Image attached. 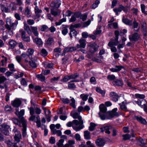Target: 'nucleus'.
<instances>
[{"label": "nucleus", "mask_w": 147, "mask_h": 147, "mask_svg": "<svg viewBox=\"0 0 147 147\" xmlns=\"http://www.w3.org/2000/svg\"><path fill=\"white\" fill-rule=\"evenodd\" d=\"M76 50V49L74 47H69L65 48L63 50V53H62L61 55L63 56L65 54L69 52H72Z\"/></svg>", "instance_id": "f3484780"}, {"label": "nucleus", "mask_w": 147, "mask_h": 147, "mask_svg": "<svg viewBox=\"0 0 147 147\" xmlns=\"http://www.w3.org/2000/svg\"><path fill=\"white\" fill-rule=\"evenodd\" d=\"M34 42L36 43L37 45H41L42 44V42L40 38L36 37L35 38L34 36L32 37Z\"/></svg>", "instance_id": "a211bd4d"}, {"label": "nucleus", "mask_w": 147, "mask_h": 147, "mask_svg": "<svg viewBox=\"0 0 147 147\" xmlns=\"http://www.w3.org/2000/svg\"><path fill=\"white\" fill-rule=\"evenodd\" d=\"M24 28L25 30H26L28 34H29L31 33V30L29 26L26 23L24 24Z\"/></svg>", "instance_id": "ea45409f"}, {"label": "nucleus", "mask_w": 147, "mask_h": 147, "mask_svg": "<svg viewBox=\"0 0 147 147\" xmlns=\"http://www.w3.org/2000/svg\"><path fill=\"white\" fill-rule=\"evenodd\" d=\"M21 104V101L18 98H16L11 102V104L14 107H18Z\"/></svg>", "instance_id": "9b49d317"}, {"label": "nucleus", "mask_w": 147, "mask_h": 147, "mask_svg": "<svg viewBox=\"0 0 147 147\" xmlns=\"http://www.w3.org/2000/svg\"><path fill=\"white\" fill-rule=\"evenodd\" d=\"M135 102L142 108H143L147 104L146 100L144 99L138 100L137 101H135Z\"/></svg>", "instance_id": "ddd939ff"}, {"label": "nucleus", "mask_w": 147, "mask_h": 147, "mask_svg": "<svg viewBox=\"0 0 147 147\" xmlns=\"http://www.w3.org/2000/svg\"><path fill=\"white\" fill-rule=\"evenodd\" d=\"M69 76H65L61 80V81L63 82H66L69 80H70Z\"/></svg>", "instance_id": "603ef678"}, {"label": "nucleus", "mask_w": 147, "mask_h": 147, "mask_svg": "<svg viewBox=\"0 0 147 147\" xmlns=\"http://www.w3.org/2000/svg\"><path fill=\"white\" fill-rule=\"evenodd\" d=\"M5 110L7 112H11L12 111L11 106L9 105H7L5 107Z\"/></svg>", "instance_id": "e2e57ef3"}, {"label": "nucleus", "mask_w": 147, "mask_h": 147, "mask_svg": "<svg viewBox=\"0 0 147 147\" xmlns=\"http://www.w3.org/2000/svg\"><path fill=\"white\" fill-rule=\"evenodd\" d=\"M135 118L138 121L142 124H146L147 122L146 120L140 116H136Z\"/></svg>", "instance_id": "aec40b11"}, {"label": "nucleus", "mask_w": 147, "mask_h": 147, "mask_svg": "<svg viewBox=\"0 0 147 147\" xmlns=\"http://www.w3.org/2000/svg\"><path fill=\"white\" fill-rule=\"evenodd\" d=\"M109 96L112 100L115 102L119 100V102H121V100H123L122 97H119L118 95L116 92H110L109 94Z\"/></svg>", "instance_id": "20e7f679"}, {"label": "nucleus", "mask_w": 147, "mask_h": 147, "mask_svg": "<svg viewBox=\"0 0 147 147\" xmlns=\"http://www.w3.org/2000/svg\"><path fill=\"white\" fill-rule=\"evenodd\" d=\"M76 87V86L74 83H70L69 82L68 88L69 89H74Z\"/></svg>", "instance_id": "69168bd1"}, {"label": "nucleus", "mask_w": 147, "mask_h": 147, "mask_svg": "<svg viewBox=\"0 0 147 147\" xmlns=\"http://www.w3.org/2000/svg\"><path fill=\"white\" fill-rule=\"evenodd\" d=\"M24 109L21 110L20 112L19 111L18 109H16L15 112L16 114L18 117L19 119H20L22 123V121L23 120L25 121L26 123H27L26 120L23 117V116L24 114Z\"/></svg>", "instance_id": "39448f33"}, {"label": "nucleus", "mask_w": 147, "mask_h": 147, "mask_svg": "<svg viewBox=\"0 0 147 147\" xmlns=\"http://www.w3.org/2000/svg\"><path fill=\"white\" fill-rule=\"evenodd\" d=\"M105 140L103 139L100 138L96 140L95 143L98 146L102 147L105 144Z\"/></svg>", "instance_id": "423d86ee"}, {"label": "nucleus", "mask_w": 147, "mask_h": 147, "mask_svg": "<svg viewBox=\"0 0 147 147\" xmlns=\"http://www.w3.org/2000/svg\"><path fill=\"white\" fill-rule=\"evenodd\" d=\"M84 138L86 140H89L90 139V133L88 131L86 130L84 131Z\"/></svg>", "instance_id": "c756f323"}, {"label": "nucleus", "mask_w": 147, "mask_h": 147, "mask_svg": "<svg viewBox=\"0 0 147 147\" xmlns=\"http://www.w3.org/2000/svg\"><path fill=\"white\" fill-rule=\"evenodd\" d=\"M61 11L58 8H53L51 10V14L54 16H56L60 15Z\"/></svg>", "instance_id": "f8f14e48"}, {"label": "nucleus", "mask_w": 147, "mask_h": 147, "mask_svg": "<svg viewBox=\"0 0 147 147\" xmlns=\"http://www.w3.org/2000/svg\"><path fill=\"white\" fill-rule=\"evenodd\" d=\"M115 68H112L110 70L113 72H117L120 71L121 69L124 68V67L122 65H116Z\"/></svg>", "instance_id": "412c9836"}, {"label": "nucleus", "mask_w": 147, "mask_h": 147, "mask_svg": "<svg viewBox=\"0 0 147 147\" xmlns=\"http://www.w3.org/2000/svg\"><path fill=\"white\" fill-rule=\"evenodd\" d=\"M5 22V27L9 31L15 30L18 23V20H15L14 22L12 23L11 19L9 18H6Z\"/></svg>", "instance_id": "f257e3e1"}, {"label": "nucleus", "mask_w": 147, "mask_h": 147, "mask_svg": "<svg viewBox=\"0 0 147 147\" xmlns=\"http://www.w3.org/2000/svg\"><path fill=\"white\" fill-rule=\"evenodd\" d=\"M64 142V140L63 139L60 140L57 143L58 147H64L63 143Z\"/></svg>", "instance_id": "09e8293b"}, {"label": "nucleus", "mask_w": 147, "mask_h": 147, "mask_svg": "<svg viewBox=\"0 0 147 147\" xmlns=\"http://www.w3.org/2000/svg\"><path fill=\"white\" fill-rule=\"evenodd\" d=\"M30 113L31 116L29 118V120L30 121H34L35 120L36 116L34 115V112L32 108H29Z\"/></svg>", "instance_id": "c85d7f7f"}, {"label": "nucleus", "mask_w": 147, "mask_h": 147, "mask_svg": "<svg viewBox=\"0 0 147 147\" xmlns=\"http://www.w3.org/2000/svg\"><path fill=\"white\" fill-rule=\"evenodd\" d=\"M96 126L95 123L91 122L90 123V126L89 127V130L90 131H92L95 129V128Z\"/></svg>", "instance_id": "79ce46f5"}, {"label": "nucleus", "mask_w": 147, "mask_h": 147, "mask_svg": "<svg viewBox=\"0 0 147 147\" xmlns=\"http://www.w3.org/2000/svg\"><path fill=\"white\" fill-rule=\"evenodd\" d=\"M29 108L32 109L34 112V114L35 113L39 115L41 113V110L38 107H36L34 108L32 107H30Z\"/></svg>", "instance_id": "72a5a7b5"}, {"label": "nucleus", "mask_w": 147, "mask_h": 147, "mask_svg": "<svg viewBox=\"0 0 147 147\" xmlns=\"http://www.w3.org/2000/svg\"><path fill=\"white\" fill-rule=\"evenodd\" d=\"M88 96V94H82L80 96V98L84 101H86L87 100Z\"/></svg>", "instance_id": "a18cd8bd"}, {"label": "nucleus", "mask_w": 147, "mask_h": 147, "mask_svg": "<svg viewBox=\"0 0 147 147\" xmlns=\"http://www.w3.org/2000/svg\"><path fill=\"white\" fill-rule=\"evenodd\" d=\"M61 4L60 1L59 0H57L55 1L51 2L50 4V6L53 8H58L59 7Z\"/></svg>", "instance_id": "4468645a"}, {"label": "nucleus", "mask_w": 147, "mask_h": 147, "mask_svg": "<svg viewBox=\"0 0 147 147\" xmlns=\"http://www.w3.org/2000/svg\"><path fill=\"white\" fill-rule=\"evenodd\" d=\"M22 126L23 129H22V135L23 137H25L26 135V130L27 123L25 121L23 120L22 121Z\"/></svg>", "instance_id": "2eb2a0df"}, {"label": "nucleus", "mask_w": 147, "mask_h": 147, "mask_svg": "<svg viewBox=\"0 0 147 147\" xmlns=\"http://www.w3.org/2000/svg\"><path fill=\"white\" fill-rule=\"evenodd\" d=\"M66 21V19L65 18H63L61 20H60L58 22H56L55 24L57 26H58L61 25L62 23L63 22Z\"/></svg>", "instance_id": "bf43d9fd"}, {"label": "nucleus", "mask_w": 147, "mask_h": 147, "mask_svg": "<svg viewBox=\"0 0 147 147\" xmlns=\"http://www.w3.org/2000/svg\"><path fill=\"white\" fill-rule=\"evenodd\" d=\"M117 108H115L113 109L112 111L109 113V119H110L115 116H119L118 113L117 112Z\"/></svg>", "instance_id": "9d476101"}, {"label": "nucleus", "mask_w": 147, "mask_h": 147, "mask_svg": "<svg viewBox=\"0 0 147 147\" xmlns=\"http://www.w3.org/2000/svg\"><path fill=\"white\" fill-rule=\"evenodd\" d=\"M5 142L7 144L8 147H12L13 146V143L10 140L6 141Z\"/></svg>", "instance_id": "052dcab7"}, {"label": "nucleus", "mask_w": 147, "mask_h": 147, "mask_svg": "<svg viewBox=\"0 0 147 147\" xmlns=\"http://www.w3.org/2000/svg\"><path fill=\"white\" fill-rule=\"evenodd\" d=\"M79 17V15L78 14V12H76L72 16L71 18L69 20V21L71 22H74L76 20V18H78Z\"/></svg>", "instance_id": "b1692460"}, {"label": "nucleus", "mask_w": 147, "mask_h": 147, "mask_svg": "<svg viewBox=\"0 0 147 147\" xmlns=\"http://www.w3.org/2000/svg\"><path fill=\"white\" fill-rule=\"evenodd\" d=\"M98 46L94 42H90L88 45V48L90 52L93 53L98 50Z\"/></svg>", "instance_id": "7ed1b4c3"}, {"label": "nucleus", "mask_w": 147, "mask_h": 147, "mask_svg": "<svg viewBox=\"0 0 147 147\" xmlns=\"http://www.w3.org/2000/svg\"><path fill=\"white\" fill-rule=\"evenodd\" d=\"M112 84L114 86H122L123 85L122 82L119 80L113 81Z\"/></svg>", "instance_id": "393cba45"}, {"label": "nucleus", "mask_w": 147, "mask_h": 147, "mask_svg": "<svg viewBox=\"0 0 147 147\" xmlns=\"http://www.w3.org/2000/svg\"><path fill=\"white\" fill-rule=\"evenodd\" d=\"M69 77L70 78V79H74L72 82H77L79 81V80H76L75 79L77 78L78 76V75L77 74H74L71 75L69 76Z\"/></svg>", "instance_id": "4c0bfd02"}, {"label": "nucleus", "mask_w": 147, "mask_h": 147, "mask_svg": "<svg viewBox=\"0 0 147 147\" xmlns=\"http://www.w3.org/2000/svg\"><path fill=\"white\" fill-rule=\"evenodd\" d=\"M0 7L1 9L3 12L7 13L9 11V9L8 8L5 7L4 5L2 4H0Z\"/></svg>", "instance_id": "37998d69"}, {"label": "nucleus", "mask_w": 147, "mask_h": 147, "mask_svg": "<svg viewBox=\"0 0 147 147\" xmlns=\"http://www.w3.org/2000/svg\"><path fill=\"white\" fill-rule=\"evenodd\" d=\"M132 134L131 135H129V141H131L130 143L131 144H133L134 142V141L136 140V138L135 137L134 134L133 133V131L132 130Z\"/></svg>", "instance_id": "a878e982"}, {"label": "nucleus", "mask_w": 147, "mask_h": 147, "mask_svg": "<svg viewBox=\"0 0 147 147\" xmlns=\"http://www.w3.org/2000/svg\"><path fill=\"white\" fill-rule=\"evenodd\" d=\"M36 78L41 81H44L45 80V77L41 74H38L36 76Z\"/></svg>", "instance_id": "c03bdc74"}, {"label": "nucleus", "mask_w": 147, "mask_h": 147, "mask_svg": "<svg viewBox=\"0 0 147 147\" xmlns=\"http://www.w3.org/2000/svg\"><path fill=\"white\" fill-rule=\"evenodd\" d=\"M135 96L136 98H140L141 99H143L145 97V96L144 94H135Z\"/></svg>", "instance_id": "864d4df0"}, {"label": "nucleus", "mask_w": 147, "mask_h": 147, "mask_svg": "<svg viewBox=\"0 0 147 147\" xmlns=\"http://www.w3.org/2000/svg\"><path fill=\"white\" fill-rule=\"evenodd\" d=\"M139 38V36L138 33H134L129 37V39L131 41H136Z\"/></svg>", "instance_id": "dca6fc26"}, {"label": "nucleus", "mask_w": 147, "mask_h": 147, "mask_svg": "<svg viewBox=\"0 0 147 147\" xmlns=\"http://www.w3.org/2000/svg\"><path fill=\"white\" fill-rule=\"evenodd\" d=\"M30 10L29 8L28 7H26L25 9V15L28 18H30L31 17Z\"/></svg>", "instance_id": "e433bc0d"}, {"label": "nucleus", "mask_w": 147, "mask_h": 147, "mask_svg": "<svg viewBox=\"0 0 147 147\" xmlns=\"http://www.w3.org/2000/svg\"><path fill=\"white\" fill-rule=\"evenodd\" d=\"M9 47V49H13L17 44L16 41L12 40H10L8 42Z\"/></svg>", "instance_id": "6ab92c4d"}, {"label": "nucleus", "mask_w": 147, "mask_h": 147, "mask_svg": "<svg viewBox=\"0 0 147 147\" xmlns=\"http://www.w3.org/2000/svg\"><path fill=\"white\" fill-rule=\"evenodd\" d=\"M112 126L111 125L106 126L100 128L101 132H103L105 131V133L109 134L111 133V131L109 130L112 128Z\"/></svg>", "instance_id": "0eeeda50"}, {"label": "nucleus", "mask_w": 147, "mask_h": 147, "mask_svg": "<svg viewBox=\"0 0 147 147\" xmlns=\"http://www.w3.org/2000/svg\"><path fill=\"white\" fill-rule=\"evenodd\" d=\"M133 28L134 30L136 32H138L139 29V27L138 26V23L136 21L133 22Z\"/></svg>", "instance_id": "58836bf2"}, {"label": "nucleus", "mask_w": 147, "mask_h": 147, "mask_svg": "<svg viewBox=\"0 0 147 147\" xmlns=\"http://www.w3.org/2000/svg\"><path fill=\"white\" fill-rule=\"evenodd\" d=\"M123 102L124 101H121V102L119 103V105H120V108L123 111H127V109L126 107L124 105H122L123 104Z\"/></svg>", "instance_id": "a19ab883"}, {"label": "nucleus", "mask_w": 147, "mask_h": 147, "mask_svg": "<svg viewBox=\"0 0 147 147\" xmlns=\"http://www.w3.org/2000/svg\"><path fill=\"white\" fill-rule=\"evenodd\" d=\"M71 100L72 102L70 104V105L74 108H76V105H75L76 101L73 98H71Z\"/></svg>", "instance_id": "13d9d810"}, {"label": "nucleus", "mask_w": 147, "mask_h": 147, "mask_svg": "<svg viewBox=\"0 0 147 147\" xmlns=\"http://www.w3.org/2000/svg\"><path fill=\"white\" fill-rule=\"evenodd\" d=\"M1 126L2 128V130H8L10 127V126L6 123H3Z\"/></svg>", "instance_id": "8fccbe9b"}, {"label": "nucleus", "mask_w": 147, "mask_h": 147, "mask_svg": "<svg viewBox=\"0 0 147 147\" xmlns=\"http://www.w3.org/2000/svg\"><path fill=\"white\" fill-rule=\"evenodd\" d=\"M51 112L50 111V110H48V114L47 115V116H45L47 119V121L48 122H49L51 121Z\"/></svg>", "instance_id": "3c124183"}, {"label": "nucleus", "mask_w": 147, "mask_h": 147, "mask_svg": "<svg viewBox=\"0 0 147 147\" xmlns=\"http://www.w3.org/2000/svg\"><path fill=\"white\" fill-rule=\"evenodd\" d=\"M8 67L11 71H15L14 69V65L13 64H9Z\"/></svg>", "instance_id": "0e129e2a"}, {"label": "nucleus", "mask_w": 147, "mask_h": 147, "mask_svg": "<svg viewBox=\"0 0 147 147\" xmlns=\"http://www.w3.org/2000/svg\"><path fill=\"white\" fill-rule=\"evenodd\" d=\"M99 109L100 111V113H105L106 112L107 108L103 104H101L100 105Z\"/></svg>", "instance_id": "473e14b6"}, {"label": "nucleus", "mask_w": 147, "mask_h": 147, "mask_svg": "<svg viewBox=\"0 0 147 147\" xmlns=\"http://www.w3.org/2000/svg\"><path fill=\"white\" fill-rule=\"evenodd\" d=\"M74 118L78 119L79 121L80 125L78 127L76 126H73L72 127L74 130L76 131H79L81 129H82L84 126L83 125L84 123L83 121L82 120V117L79 115V114L78 113L76 112L74 113L72 115Z\"/></svg>", "instance_id": "f03ea898"}, {"label": "nucleus", "mask_w": 147, "mask_h": 147, "mask_svg": "<svg viewBox=\"0 0 147 147\" xmlns=\"http://www.w3.org/2000/svg\"><path fill=\"white\" fill-rule=\"evenodd\" d=\"M78 14L79 15L78 18H80L81 19H82L83 21H84L86 19L87 15L86 13L82 14L81 13L78 12Z\"/></svg>", "instance_id": "f704fd0d"}, {"label": "nucleus", "mask_w": 147, "mask_h": 147, "mask_svg": "<svg viewBox=\"0 0 147 147\" xmlns=\"http://www.w3.org/2000/svg\"><path fill=\"white\" fill-rule=\"evenodd\" d=\"M139 140L140 141L139 144L142 147H147V143L145 142V140L140 139Z\"/></svg>", "instance_id": "2f4dec72"}, {"label": "nucleus", "mask_w": 147, "mask_h": 147, "mask_svg": "<svg viewBox=\"0 0 147 147\" xmlns=\"http://www.w3.org/2000/svg\"><path fill=\"white\" fill-rule=\"evenodd\" d=\"M96 90L97 92L101 94L102 96H105V91L101 90L100 88L97 87L96 88Z\"/></svg>", "instance_id": "49530a36"}, {"label": "nucleus", "mask_w": 147, "mask_h": 147, "mask_svg": "<svg viewBox=\"0 0 147 147\" xmlns=\"http://www.w3.org/2000/svg\"><path fill=\"white\" fill-rule=\"evenodd\" d=\"M53 38H49L47 42V44L49 45H51L53 42Z\"/></svg>", "instance_id": "774afa93"}, {"label": "nucleus", "mask_w": 147, "mask_h": 147, "mask_svg": "<svg viewBox=\"0 0 147 147\" xmlns=\"http://www.w3.org/2000/svg\"><path fill=\"white\" fill-rule=\"evenodd\" d=\"M48 27L45 25H42L41 26L40 30L42 32H44L48 29Z\"/></svg>", "instance_id": "5fc2aeb1"}, {"label": "nucleus", "mask_w": 147, "mask_h": 147, "mask_svg": "<svg viewBox=\"0 0 147 147\" xmlns=\"http://www.w3.org/2000/svg\"><path fill=\"white\" fill-rule=\"evenodd\" d=\"M75 143V141L73 140H69L68 141V143L64 145V147H74L73 145Z\"/></svg>", "instance_id": "cd10ccee"}, {"label": "nucleus", "mask_w": 147, "mask_h": 147, "mask_svg": "<svg viewBox=\"0 0 147 147\" xmlns=\"http://www.w3.org/2000/svg\"><path fill=\"white\" fill-rule=\"evenodd\" d=\"M22 35V38L23 40L26 42H29L30 41V37L28 36H26V32L22 30H20Z\"/></svg>", "instance_id": "1a4fd4ad"}, {"label": "nucleus", "mask_w": 147, "mask_h": 147, "mask_svg": "<svg viewBox=\"0 0 147 147\" xmlns=\"http://www.w3.org/2000/svg\"><path fill=\"white\" fill-rule=\"evenodd\" d=\"M27 23L28 24L30 25H32L34 23V20L29 19L27 20Z\"/></svg>", "instance_id": "680f3d73"}, {"label": "nucleus", "mask_w": 147, "mask_h": 147, "mask_svg": "<svg viewBox=\"0 0 147 147\" xmlns=\"http://www.w3.org/2000/svg\"><path fill=\"white\" fill-rule=\"evenodd\" d=\"M34 50L30 48L28 49L27 53H28V56L30 59H32V55L34 52Z\"/></svg>", "instance_id": "7c9ffc66"}, {"label": "nucleus", "mask_w": 147, "mask_h": 147, "mask_svg": "<svg viewBox=\"0 0 147 147\" xmlns=\"http://www.w3.org/2000/svg\"><path fill=\"white\" fill-rule=\"evenodd\" d=\"M107 79L109 81L114 80L115 78V77L113 75H109L107 76Z\"/></svg>", "instance_id": "6e6d98bb"}, {"label": "nucleus", "mask_w": 147, "mask_h": 147, "mask_svg": "<svg viewBox=\"0 0 147 147\" xmlns=\"http://www.w3.org/2000/svg\"><path fill=\"white\" fill-rule=\"evenodd\" d=\"M32 31L36 37H38L39 34L38 31V29L36 27L31 26L30 27Z\"/></svg>", "instance_id": "bb28decb"}, {"label": "nucleus", "mask_w": 147, "mask_h": 147, "mask_svg": "<svg viewBox=\"0 0 147 147\" xmlns=\"http://www.w3.org/2000/svg\"><path fill=\"white\" fill-rule=\"evenodd\" d=\"M81 26V25L80 24H75L74 25H71L69 28L70 29H74V28H78Z\"/></svg>", "instance_id": "4d7b16f0"}, {"label": "nucleus", "mask_w": 147, "mask_h": 147, "mask_svg": "<svg viewBox=\"0 0 147 147\" xmlns=\"http://www.w3.org/2000/svg\"><path fill=\"white\" fill-rule=\"evenodd\" d=\"M79 42L80 45L78 44L76 45L77 47L79 49L80 48H84L86 47V40L82 38H81L79 40Z\"/></svg>", "instance_id": "6e6552de"}, {"label": "nucleus", "mask_w": 147, "mask_h": 147, "mask_svg": "<svg viewBox=\"0 0 147 147\" xmlns=\"http://www.w3.org/2000/svg\"><path fill=\"white\" fill-rule=\"evenodd\" d=\"M70 32L69 33L70 37L71 38L72 37V36H76L77 34V32L73 29H70Z\"/></svg>", "instance_id": "de8ad7c7"}, {"label": "nucleus", "mask_w": 147, "mask_h": 147, "mask_svg": "<svg viewBox=\"0 0 147 147\" xmlns=\"http://www.w3.org/2000/svg\"><path fill=\"white\" fill-rule=\"evenodd\" d=\"M20 82L21 84L24 86H26L27 85L26 81L24 78H22Z\"/></svg>", "instance_id": "338daca9"}, {"label": "nucleus", "mask_w": 147, "mask_h": 147, "mask_svg": "<svg viewBox=\"0 0 147 147\" xmlns=\"http://www.w3.org/2000/svg\"><path fill=\"white\" fill-rule=\"evenodd\" d=\"M35 12L36 14V15L34 19L40 17V15L39 14V13H41L42 12V11L41 9H40L38 6H36L35 8Z\"/></svg>", "instance_id": "5701e85b"}, {"label": "nucleus", "mask_w": 147, "mask_h": 147, "mask_svg": "<svg viewBox=\"0 0 147 147\" xmlns=\"http://www.w3.org/2000/svg\"><path fill=\"white\" fill-rule=\"evenodd\" d=\"M124 7L122 5H120L119 7L117 8L114 9H113L114 11L116 13V14L117 15H118V13L122 11V10H123L125 12L126 11Z\"/></svg>", "instance_id": "4be33fe9"}, {"label": "nucleus", "mask_w": 147, "mask_h": 147, "mask_svg": "<svg viewBox=\"0 0 147 147\" xmlns=\"http://www.w3.org/2000/svg\"><path fill=\"white\" fill-rule=\"evenodd\" d=\"M13 122L15 124L18 125L20 127H21L22 126V124L20 121H19V120L16 118H13L12 119Z\"/></svg>", "instance_id": "c9c22d12"}]
</instances>
